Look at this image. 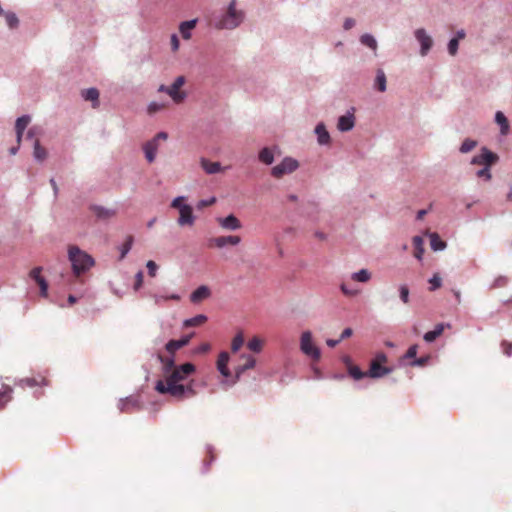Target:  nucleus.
Here are the masks:
<instances>
[{"mask_svg":"<svg viewBox=\"0 0 512 512\" xmlns=\"http://www.w3.org/2000/svg\"><path fill=\"white\" fill-rule=\"evenodd\" d=\"M245 14L236 9V0H231L225 13L214 16L210 24L218 30H233L244 21Z\"/></svg>","mask_w":512,"mask_h":512,"instance_id":"f257e3e1","label":"nucleus"},{"mask_svg":"<svg viewBox=\"0 0 512 512\" xmlns=\"http://www.w3.org/2000/svg\"><path fill=\"white\" fill-rule=\"evenodd\" d=\"M68 259L71 262L72 271L76 276L87 272L95 264L93 257L76 245L69 247Z\"/></svg>","mask_w":512,"mask_h":512,"instance_id":"f03ea898","label":"nucleus"},{"mask_svg":"<svg viewBox=\"0 0 512 512\" xmlns=\"http://www.w3.org/2000/svg\"><path fill=\"white\" fill-rule=\"evenodd\" d=\"M155 390L159 394H169L177 399H185L196 395L194 380H191L187 385H164L163 380H158L155 385Z\"/></svg>","mask_w":512,"mask_h":512,"instance_id":"7ed1b4c3","label":"nucleus"},{"mask_svg":"<svg viewBox=\"0 0 512 512\" xmlns=\"http://www.w3.org/2000/svg\"><path fill=\"white\" fill-rule=\"evenodd\" d=\"M195 371L196 367L191 362L178 365L177 368L166 375L164 385H182V381L186 380Z\"/></svg>","mask_w":512,"mask_h":512,"instance_id":"20e7f679","label":"nucleus"},{"mask_svg":"<svg viewBox=\"0 0 512 512\" xmlns=\"http://www.w3.org/2000/svg\"><path fill=\"white\" fill-rule=\"evenodd\" d=\"M300 350L313 360L320 359L321 352L320 349L313 344L311 331L307 330L302 333L300 339Z\"/></svg>","mask_w":512,"mask_h":512,"instance_id":"39448f33","label":"nucleus"},{"mask_svg":"<svg viewBox=\"0 0 512 512\" xmlns=\"http://www.w3.org/2000/svg\"><path fill=\"white\" fill-rule=\"evenodd\" d=\"M242 358H245L246 359V363L243 364V365H239L235 368V374L234 376L231 378V380H223L221 382V384L223 385H226L228 387H231L233 385H235L241 378L242 374L249 370V369H252L255 367L256 365V360L253 356L249 355V354H243L241 356Z\"/></svg>","mask_w":512,"mask_h":512,"instance_id":"423d86ee","label":"nucleus"},{"mask_svg":"<svg viewBox=\"0 0 512 512\" xmlns=\"http://www.w3.org/2000/svg\"><path fill=\"white\" fill-rule=\"evenodd\" d=\"M299 167V163L292 157H285L279 164L271 169L272 176L280 178L285 174L294 172Z\"/></svg>","mask_w":512,"mask_h":512,"instance_id":"0eeeda50","label":"nucleus"},{"mask_svg":"<svg viewBox=\"0 0 512 512\" xmlns=\"http://www.w3.org/2000/svg\"><path fill=\"white\" fill-rule=\"evenodd\" d=\"M355 107L349 108L344 115L338 118L337 129L340 132H349L355 126Z\"/></svg>","mask_w":512,"mask_h":512,"instance_id":"6e6552de","label":"nucleus"},{"mask_svg":"<svg viewBox=\"0 0 512 512\" xmlns=\"http://www.w3.org/2000/svg\"><path fill=\"white\" fill-rule=\"evenodd\" d=\"M414 36L416 40L420 44V54L421 56H426L430 49L433 46V39L424 28L416 29L414 32Z\"/></svg>","mask_w":512,"mask_h":512,"instance_id":"1a4fd4ad","label":"nucleus"},{"mask_svg":"<svg viewBox=\"0 0 512 512\" xmlns=\"http://www.w3.org/2000/svg\"><path fill=\"white\" fill-rule=\"evenodd\" d=\"M184 83L185 77L178 76L169 86L168 95L173 99L175 103H180L187 97V94L184 91H180V88L184 85Z\"/></svg>","mask_w":512,"mask_h":512,"instance_id":"9d476101","label":"nucleus"},{"mask_svg":"<svg viewBox=\"0 0 512 512\" xmlns=\"http://www.w3.org/2000/svg\"><path fill=\"white\" fill-rule=\"evenodd\" d=\"M241 242V238L236 235L219 236L209 239L208 245L210 247L224 248L227 245H238Z\"/></svg>","mask_w":512,"mask_h":512,"instance_id":"9b49d317","label":"nucleus"},{"mask_svg":"<svg viewBox=\"0 0 512 512\" xmlns=\"http://www.w3.org/2000/svg\"><path fill=\"white\" fill-rule=\"evenodd\" d=\"M393 370H394L393 367L382 366L380 363H377L376 361H372L370 363V367L367 372V377L378 379L387 374L392 373Z\"/></svg>","mask_w":512,"mask_h":512,"instance_id":"f8f14e48","label":"nucleus"},{"mask_svg":"<svg viewBox=\"0 0 512 512\" xmlns=\"http://www.w3.org/2000/svg\"><path fill=\"white\" fill-rule=\"evenodd\" d=\"M194 336V333L187 334L182 336L178 340H170L165 345V350L169 354H175V352L185 346H187L191 340V338Z\"/></svg>","mask_w":512,"mask_h":512,"instance_id":"ddd939ff","label":"nucleus"},{"mask_svg":"<svg viewBox=\"0 0 512 512\" xmlns=\"http://www.w3.org/2000/svg\"><path fill=\"white\" fill-rule=\"evenodd\" d=\"M229 359H230L229 353L226 351H223L219 354L218 361H217V370L224 378H226L225 380H231V378H232L231 372L228 368Z\"/></svg>","mask_w":512,"mask_h":512,"instance_id":"4468645a","label":"nucleus"},{"mask_svg":"<svg viewBox=\"0 0 512 512\" xmlns=\"http://www.w3.org/2000/svg\"><path fill=\"white\" fill-rule=\"evenodd\" d=\"M179 218L177 220V223L180 226L189 225L192 226L195 221V216L193 214V208L192 206H182L181 210L179 211Z\"/></svg>","mask_w":512,"mask_h":512,"instance_id":"2eb2a0df","label":"nucleus"},{"mask_svg":"<svg viewBox=\"0 0 512 512\" xmlns=\"http://www.w3.org/2000/svg\"><path fill=\"white\" fill-rule=\"evenodd\" d=\"M90 210L98 220H108L116 215L115 209L106 208L100 205H91Z\"/></svg>","mask_w":512,"mask_h":512,"instance_id":"dca6fc26","label":"nucleus"},{"mask_svg":"<svg viewBox=\"0 0 512 512\" xmlns=\"http://www.w3.org/2000/svg\"><path fill=\"white\" fill-rule=\"evenodd\" d=\"M174 355L175 354H169V356L165 357L162 354H157V360L162 364V371L165 375L178 366L175 363Z\"/></svg>","mask_w":512,"mask_h":512,"instance_id":"f3484780","label":"nucleus"},{"mask_svg":"<svg viewBox=\"0 0 512 512\" xmlns=\"http://www.w3.org/2000/svg\"><path fill=\"white\" fill-rule=\"evenodd\" d=\"M219 224L222 228L231 230V231H235V230H238L241 228V222L233 214H230V215L226 216L225 218H220Z\"/></svg>","mask_w":512,"mask_h":512,"instance_id":"a211bd4d","label":"nucleus"},{"mask_svg":"<svg viewBox=\"0 0 512 512\" xmlns=\"http://www.w3.org/2000/svg\"><path fill=\"white\" fill-rule=\"evenodd\" d=\"M317 135V141L320 145H328L331 141L330 134L323 122H319L314 130Z\"/></svg>","mask_w":512,"mask_h":512,"instance_id":"6ab92c4d","label":"nucleus"},{"mask_svg":"<svg viewBox=\"0 0 512 512\" xmlns=\"http://www.w3.org/2000/svg\"><path fill=\"white\" fill-rule=\"evenodd\" d=\"M210 295V288L206 285H201L190 294V300L193 303H198L204 299H207L208 297H210Z\"/></svg>","mask_w":512,"mask_h":512,"instance_id":"aec40b11","label":"nucleus"},{"mask_svg":"<svg viewBox=\"0 0 512 512\" xmlns=\"http://www.w3.org/2000/svg\"><path fill=\"white\" fill-rule=\"evenodd\" d=\"M118 408L121 412H130L132 409H139V401L136 397L129 396L119 400Z\"/></svg>","mask_w":512,"mask_h":512,"instance_id":"412c9836","label":"nucleus"},{"mask_svg":"<svg viewBox=\"0 0 512 512\" xmlns=\"http://www.w3.org/2000/svg\"><path fill=\"white\" fill-rule=\"evenodd\" d=\"M31 121V117L29 115H22L17 118L15 123V131L17 136V141L20 142L23 136L25 129Z\"/></svg>","mask_w":512,"mask_h":512,"instance_id":"4be33fe9","label":"nucleus"},{"mask_svg":"<svg viewBox=\"0 0 512 512\" xmlns=\"http://www.w3.org/2000/svg\"><path fill=\"white\" fill-rule=\"evenodd\" d=\"M149 297H151L155 304L159 305L161 304L162 301H166V300H175V301H178L180 300V295L177 294V293H171V294H167L165 292H155V293H148L147 294Z\"/></svg>","mask_w":512,"mask_h":512,"instance_id":"5701e85b","label":"nucleus"},{"mask_svg":"<svg viewBox=\"0 0 512 512\" xmlns=\"http://www.w3.org/2000/svg\"><path fill=\"white\" fill-rule=\"evenodd\" d=\"M428 236L430 238V247L433 251L438 252L446 249L447 243L440 238L438 233L431 232L428 233Z\"/></svg>","mask_w":512,"mask_h":512,"instance_id":"b1692460","label":"nucleus"},{"mask_svg":"<svg viewBox=\"0 0 512 512\" xmlns=\"http://www.w3.org/2000/svg\"><path fill=\"white\" fill-rule=\"evenodd\" d=\"M445 326H449V324L445 325L444 323H439L435 326V328L431 331H428L424 334L423 339L427 343L434 342L444 331Z\"/></svg>","mask_w":512,"mask_h":512,"instance_id":"393cba45","label":"nucleus"},{"mask_svg":"<svg viewBox=\"0 0 512 512\" xmlns=\"http://www.w3.org/2000/svg\"><path fill=\"white\" fill-rule=\"evenodd\" d=\"M157 148L158 144L155 143V140H150L144 144L143 151L145 153V158L149 163H152L155 160Z\"/></svg>","mask_w":512,"mask_h":512,"instance_id":"a878e982","label":"nucleus"},{"mask_svg":"<svg viewBox=\"0 0 512 512\" xmlns=\"http://www.w3.org/2000/svg\"><path fill=\"white\" fill-rule=\"evenodd\" d=\"M197 21V19H191L180 23L179 31L185 40L191 38V30L195 28Z\"/></svg>","mask_w":512,"mask_h":512,"instance_id":"bb28decb","label":"nucleus"},{"mask_svg":"<svg viewBox=\"0 0 512 512\" xmlns=\"http://www.w3.org/2000/svg\"><path fill=\"white\" fill-rule=\"evenodd\" d=\"M374 87L380 92H385L387 89V79L385 72L382 69L376 71Z\"/></svg>","mask_w":512,"mask_h":512,"instance_id":"cd10ccee","label":"nucleus"},{"mask_svg":"<svg viewBox=\"0 0 512 512\" xmlns=\"http://www.w3.org/2000/svg\"><path fill=\"white\" fill-rule=\"evenodd\" d=\"M201 167L207 174H216L222 170L219 162H210L205 158H201Z\"/></svg>","mask_w":512,"mask_h":512,"instance_id":"c85d7f7f","label":"nucleus"},{"mask_svg":"<svg viewBox=\"0 0 512 512\" xmlns=\"http://www.w3.org/2000/svg\"><path fill=\"white\" fill-rule=\"evenodd\" d=\"M360 43L368 48H370L371 50H373L374 52H376L377 50V47H378V44H377V40L375 39V37L370 34V33H365L363 35L360 36Z\"/></svg>","mask_w":512,"mask_h":512,"instance_id":"c756f323","label":"nucleus"},{"mask_svg":"<svg viewBox=\"0 0 512 512\" xmlns=\"http://www.w3.org/2000/svg\"><path fill=\"white\" fill-rule=\"evenodd\" d=\"M33 157L38 162L44 161L47 157L46 149L40 145V142L37 139L33 144Z\"/></svg>","mask_w":512,"mask_h":512,"instance_id":"7c9ffc66","label":"nucleus"},{"mask_svg":"<svg viewBox=\"0 0 512 512\" xmlns=\"http://www.w3.org/2000/svg\"><path fill=\"white\" fill-rule=\"evenodd\" d=\"M495 122L500 126L501 134L506 135L509 130V123L507 117L501 111L496 112Z\"/></svg>","mask_w":512,"mask_h":512,"instance_id":"2f4dec72","label":"nucleus"},{"mask_svg":"<svg viewBox=\"0 0 512 512\" xmlns=\"http://www.w3.org/2000/svg\"><path fill=\"white\" fill-rule=\"evenodd\" d=\"M413 245L415 248V258L422 260L424 254V240L421 236L417 235L413 237Z\"/></svg>","mask_w":512,"mask_h":512,"instance_id":"473e14b6","label":"nucleus"},{"mask_svg":"<svg viewBox=\"0 0 512 512\" xmlns=\"http://www.w3.org/2000/svg\"><path fill=\"white\" fill-rule=\"evenodd\" d=\"M207 316L204 315V314H198L192 318H188V319H185L183 321V326L184 327H194V326H198V325H201L203 323H205L207 321Z\"/></svg>","mask_w":512,"mask_h":512,"instance_id":"72a5a7b5","label":"nucleus"},{"mask_svg":"<svg viewBox=\"0 0 512 512\" xmlns=\"http://www.w3.org/2000/svg\"><path fill=\"white\" fill-rule=\"evenodd\" d=\"M258 158L262 163L266 165H271L274 161L273 152L268 147H264L260 150Z\"/></svg>","mask_w":512,"mask_h":512,"instance_id":"f704fd0d","label":"nucleus"},{"mask_svg":"<svg viewBox=\"0 0 512 512\" xmlns=\"http://www.w3.org/2000/svg\"><path fill=\"white\" fill-rule=\"evenodd\" d=\"M481 152H484L486 166L491 168V166H493L494 164H496L498 162L499 156L496 153L489 150L487 147H485V146L482 147Z\"/></svg>","mask_w":512,"mask_h":512,"instance_id":"c9c22d12","label":"nucleus"},{"mask_svg":"<svg viewBox=\"0 0 512 512\" xmlns=\"http://www.w3.org/2000/svg\"><path fill=\"white\" fill-rule=\"evenodd\" d=\"M4 17L6 20V24L10 29L18 28L20 21L14 12L7 11L5 12Z\"/></svg>","mask_w":512,"mask_h":512,"instance_id":"e433bc0d","label":"nucleus"},{"mask_svg":"<svg viewBox=\"0 0 512 512\" xmlns=\"http://www.w3.org/2000/svg\"><path fill=\"white\" fill-rule=\"evenodd\" d=\"M478 145V142L471 138H466L462 144L459 147V152L462 154L469 153L472 151L476 146Z\"/></svg>","mask_w":512,"mask_h":512,"instance_id":"4c0bfd02","label":"nucleus"},{"mask_svg":"<svg viewBox=\"0 0 512 512\" xmlns=\"http://www.w3.org/2000/svg\"><path fill=\"white\" fill-rule=\"evenodd\" d=\"M354 281L365 283L370 280L371 273L367 269H360L351 276Z\"/></svg>","mask_w":512,"mask_h":512,"instance_id":"58836bf2","label":"nucleus"},{"mask_svg":"<svg viewBox=\"0 0 512 512\" xmlns=\"http://www.w3.org/2000/svg\"><path fill=\"white\" fill-rule=\"evenodd\" d=\"M82 96L87 101L98 102L99 91L96 88L91 87V88L85 89L82 93Z\"/></svg>","mask_w":512,"mask_h":512,"instance_id":"ea45409f","label":"nucleus"},{"mask_svg":"<svg viewBox=\"0 0 512 512\" xmlns=\"http://www.w3.org/2000/svg\"><path fill=\"white\" fill-rule=\"evenodd\" d=\"M133 242H134L133 236L130 235L126 238V241L122 244V246L120 248V257H119L120 260L124 259L126 257V255L130 252Z\"/></svg>","mask_w":512,"mask_h":512,"instance_id":"a19ab883","label":"nucleus"},{"mask_svg":"<svg viewBox=\"0 0 512 512\" xmlns=\"http://www.w3.org/2000/svg\"><path fill=\"white\" fill-rule=\"evenodd\" d=\"M12 388L4 385L0 390V408H3L5 404L11 399Z\"/></svg>","mask_w":512,"mask_h":512,"instance_id":"79ce46f5","label":"nucleus"},{"mask_svg":"<svg viewBox=\"0 0 512 512\" xmlns=\"http://www.w3.org/2000/svg\"><path fill=\"white\" fill-rule=\"evenodd\" d=\"M348 373L355 380H360L364 377H367V372H363L358 366L354 365H350L348 367Z\"/></svg>","mask_w":512,"mask_h":512,"instance_id":"37998d69","label":"nucleus"},{"mask_svg":"<svg viewBox=\"0 0 512 512\" xmlns=\"http://www.w3.org/2000/svg\"><path fill=\"white\" fill-rule=\"evenodd\" d=\"M206 451L209 454L210 459L208 461L204 460L203 467H202V473H206L208 471V466L215 460V456L213 454L214 447L212 445H207Z\"/></svg>","mask_w":512,"mask_h":512,"instance_id":"c03bdc74","label":"nucleus"},{"mask_svg":"<svg viewBox=\"0 0 512 512\" xmlns=\"http://www.w3.org/2000/svg\"><path fill=\"white\" fill-rule=\"evenodd\" d=\"M399 297H400V300L404 303V304H408L409 303V295H410V291H409V288L406 284H402L399 286Z\"/></svg>","mask_w":512,"mask_h":512,"instance_id":"a18cd8bd","label":"nucleus"},{"mask_svg":"<svg viewBox=\"0 0 512 512\" xmlns=\"http://www.w3.org/2000/svg\"><path fill=\"white\" fill-rule=\"evenodd\" d=\"M247 346L251 351L259 353L262 349V342L259 338L254 337L248 341Z\"/></svg>","mask_w":512,"mask_h":512,"instance_id":"49530a36","label":"nucleus"},{"mask_svg":"<svg viewBox=\"0 0 512 512\" xmlns=\"http://www.w3.org/2000/svg\"><path fill=\"white\" fill-rule=\"evenodd\" d=\"M243 343H244V338H243L242 334L241 333L237 334L232 340L231 350L233 352H237L242 347Z\"/></svg>","mask_w":512,"mask_h":512,"instance_id":"de8ad7c7","label":"nucleus"},{"mask_svg":"<svg viewBox=\"0 0 512 512\" xmlns=\"http://www.w3.org/2000/svg\"><path fill=\"white\" fill-rule=\"evenodd\" d=\"M490 167L488 166H485L481 169H479L477 172H476V176L478 178H483L485 181H490L491 178H492V174H491V171H490Z\"/></svg>","mask_w":512,"mask_h":512,"instance_id":"09e8293b","label":"nucleus"},{"mask_svg":"<svg viewBox=\"0 0 512 512\" xmlns=\"http://www.w3.org/2000/svg\"><path fill=\"white\" fill-rule=\"evenodd\" d=\"M430 360V356L426 355V356H422V357H419V358H414L411 362H410V366L412 367H422V366H425L428 361Z\"/></svg>","mask_w":512,"mask_h":512,"instance_id":"8fccbe9b","label":"nucleus"},{"mask_svg":"<svg viewBox=\"0 0 512 512\" xmlns=\"http://www.w3.org/2000/svg\"><path fill=\"white\" fill-rule=\"evenodd\" d=\"M458 48H459V41L457 39L451 38L447 45L448 53L451 56H454L457 54Z\"/></svg>","mask_w":512,"mask_h":512,"instance_id":"3c124183","label":"nucleus"},{"mask_svg":"<svg viewBox=\"0 0 512 512\" xmlns=\"http://www.w3.org/2000/svg\"><path fill=\"white\" fill-rule=\"evenodd\" d=\"M470 164L471 165H483V167H485L486 161H485L484 152L480 151V153L478 155L473 156L470 160Z\"/></svg>","mask_w":512,"mask_h":512,"instance_id":"603ef678","label":"nucleus"},{"mask_svg":"<svg viewBox=\"0 0 512 512\" xmlns=\"http://www.w3.org/2000/svg\"><path fill=\"white\" fill-rule=\"evenodd\" d=\"M35 282L40 287V294H41V296L47 297L48 283H47L46 279L44 277H41V278H38Z\"/></svg>","mask_w":512,"mask_h":512,"instance_id":"864d4df0","label":"nucleus"},{"mask_svg":"<svg viewBox=\"0 0 512 512\" xmlns=\"http://www.w3.org/2000/svg\"><path fill=\"white\" fill-rule=\"evenodd\" d=\"M163 108H164V104L163 103L152 101L148 105V113L149 114H154V113L162 110Z\"/></svg>","mask_w":512,"mask_h":512,"instance_id":"5fc2aeb1","label":"nucleus"},{"mask_svg":"<svg viewBox=\"0 0 512 512\" xmlns=\"http://www.w3.org/2000/svg\"><path fill=\"white\" fill-rule=\"evenodd\" d=\"M418 346L416 344L410 346L406 353L402 356V359H414L417 355Z\"/></svg>","mask_w":512,"mask_h":512,"instance_id":"6e6d98bb","label":"nucleus"},{"mask_svg":"<svg viewBox=\"0 0 512 512\" xmlns=\"http://www.w3.org/2000/svg\"><path fill=\"white\" fill-rule=\"evenodd\" d=\"M429 283L431 284L430 290L435 291L436 289L441 287L442 280L438 275H434L429 279Z\"/></svg>","mask_w":512,"mask_h":512,"instance_id":"4d7b16f0","label":"nucleus"},{"mask_svg":"<svg viewBox=\"0 0 512 512\" xmlns=\"http://www.w3.org/2000/svg\"><path fill=\"white\" fill-rule=\"evenodd\" d=\"M143 277H144L143 271L139 270L135 275V283L133 286L135 291H138L141 288V286L143 284Z\"/></svg>","mask_w":512,"mask_h":512,"instance_id":"13d9d810","label":"nucleus"},{"mask_svg":"<svg viewBox=\"0 0 512 512\" xmlns=\"http://www.w3.org/2000/svg\"><path fill=\"white\" fill-rule=\"evenodd\" d=\"M184 199H185L184 196H178V197L174 198L172 200L171 206L180 211L182 206H189V204L183 203Z\"/></svg>","mask_w":512,"mask_h":512,"instance_id":"bf43d9fd","label":"nucleus"},{"mask_svg":"<svg viewBox=\"0 0 512 512\" xmlns=\"http://www.w3.org/2000/svg\"><path fill=\"white\" fill-rule=\"evenodd\" d=\"M146 267H147V270H148V274H149V276H151V277H155V276H156L157 269H158L157 264H156L154 261L149 260V261L146 263Z\"/></svg>","mask_w":512,"mask_h":512,"instance_id":"052dcab7","label":"nucleus"},{"mask_svg":"<svg viewBox=\"0 0 512 512\" xmlns=\"http://www.w3.org/2000/svg\"><path fill=\"white\" fill-rule=\"evenodd\" d=\"M215 201H216V198H215V197H211V198H209V199H202V200H200V201L198 202V204H197V208L201 209V208H203V207L209 206V205H211V204L215 203Z\"/></svg>","mask_w":512,"mask_h":512,"instance_id":"680f3d73","label":"nucleus"},{"mask_svg":"<svg viewBox=\"0 0 512 512\" xmlns=\"http://www.w3.org/2000/svg\"><path fill=\"white\" fill-rule=\"evenodd\" d=\"M502 348H503V353L510 357L512 355V343H508L507 341H503L502 342Z\"/></svg>","mask_w":512,"mask_h":512,"instance_id":"e2e57ef3","label":"nucleus"},{"mask_svg":"<svg viewBox=\"0 0 512 512\" xmlns=\"http://www.w3.org/2000/svg\"><path fill=\"white\" fill-rule=\"evenodd\" d=\"M42 271V267H35L31 270L30 272V277L36 281L38 278H41L42 276L40 275Z\"/></svg>","mask_w":512,"mask_h":512,"instance_id":"0e129e2a","label":"nucleus"},{"mask_svg":"<svg viewBox=\"0 0 512 512\" xmlns=\"http://www.w3.org/2000/svg\"><path fill=\"white\" fill-rule=\"evenodd\" d=\"M356 24V21L353 18H346L343 23L344 30H350Z\"/></svg>","mask_w":512,"mask_h":512,"instance_id":"69168bd1","label":"nucleus"},{"mask_svg":"<svg viewBox=\"0 0 512 512\" xmlns=\"http://www.w3.org/2000/svg\"><path fill=\"white\" fill-rule=\"evenodd\" d=\"M507 283V278L504 276H500L497 279H495L493 283V287H503Z\"/></svg>","mask_w":512,"mask_h":512,"instance_id":"338daca9","label":"nucleus"},{"mask_svg":"<svg viewBox=\"0 0 512 512\" xmlns=\"http://www.w3.org/2000/svg\"><path fill=\"white\" fill-rule=\"evenodd\" d=\"M341 288V291L345 294V295H348V296H353L357 293L356 290H353V289H349L345 284H341L340 286Z\"/></svg>","mask_w":512,"mask_h":512,"instance_id":"774afa93","label":"nucleus"}]
</instances>
